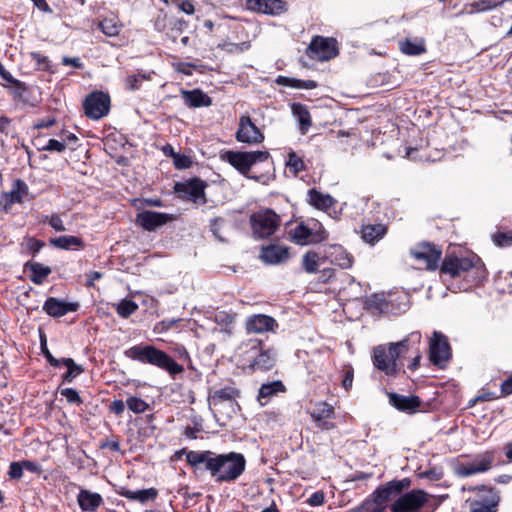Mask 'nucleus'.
<instances>
[{
  "label": "nucleus",
  "mask_w": 512,
  "mask_h": 512,
  "mask_svg": "<svg viewBox=\"0 0 512 512\" xmlns=\"http://www.w3.org/2000/svg\"><path fill=\"white\" fill-rule=\"evenodd\" d=\"M186 460L195 467L204 465L217 482L236 480L244 472L246 465L244 456L236 452L215 454L211 451H190Z\"/></svg>",
  "instance_id": "f257e3e1"
},
{
  "label": "nucleus",
  "mask_w": 512,
  "mask_h": 512,
  "mask_svg": "<svg viewBox=\"0 0 512 512\" xmlns=\"http://www.w3.org/2000/svg\"><path fill=\"white\" fill-rule=\"evenodd\" d=\"M421 338V333L415 331L401 341L374 347L372 354L374 367L389 378L397 377L402 372L401 360L408 355L412 346L421 343Z\"/></svg>",
  "instance_id": "f03ea898"
},
{
  "label": "nucleus",
  "mask_w": 512,
  "mask_h": 512,
  "mask_svg": "<svg viewBox=\"0 0 512 512\" xmlns=\"http://www.w3.org/2000/svg\"><path fill=\"white\" fill-rule=\"evenodd\" d=\"M124 354L129 359L157 366L158 368L167 371L170 375H176L183 372V367L171 356L152 345H135L127 349Z\"/></svg>",
  "instance_id": "7ed1b4c3"
},
{
  "label": "nucleus",
  "mask_w": 512,
  "mask_h": 512,
  "mask_svg": "<svg viewBox=\"0 0 512 512\" xmlns=\"http://www.w3.org/2000/svg\"><path fill=\"white\" fill-rule=\"evenodd\" d=\"M410 483V480L407 478L386 483L377 488L373 492L371 499L363 502V504L354 509L353 512H382L389 501L409 488Z\"/></svg>",
  "instance_id": "20e7f679"
},
{
  "label": "nucleus",
  "mask_w": 512,
  "mask_h": 512,
  "mask_svg": "<svg viewBox=\"0 0 512 512\" xmlns=\"http://www.w3.org/2000/svg\"><path fill=\"white\" fill-rule=\"evenodd\" d=\"M470 271L476 274V281L485 277V269L480 263V259L475 255L466 257L447 255L441 265V272L452 278L461 277Z\"/></svg>",
  "instance_id": "39448f33"
},
{
  "label": "nucleus",
  "mask_w": 512,
  "mask_h": 512,
  "mask_svg": "<svg viewBox=\"0 0 512 512\" xmlns=\"http://www.w3.org/2000/svg\"><path fill=\"white\" fill-rule=\"evenodd\" d=\"M328 232L323 225L315 219L297 223L288 231V238L297 245L318 244L328 239Z\"/></svg>",
  "instance_id": "423d86ee"
},
{
  "label": "nucleus",
  "mask_w": 512,
  "mask_h": 512,
  "mask_svg": "<svg viewBox=\"0 0 512 512\" xmlns=\"http://www.w3.org/2000/svg\"><path fill=\"white\" fill-rule=\"evenodd\" d=\"M246 359L250 360V367L254 371H267L275 365V353L271 349L264 350L262 341L258 339H249L242 343L240 347Z\"/></svg>",
  "instance_id": "0eeeda50"
},
{
  "label": "nucleus",
  "mask_w": 512,
  "mask_h": 512,
  "mask_svg": "<svg viewBox=\"0 0 512 512\" xmlns=\"http://www.w3.org/2000/svg\"><path fill=\"white\" fill-rule=\"evenodd\" d=\"M269 156L270 155L267 151L242 152L229 150L225 151L221 155V158L227 161L244 176L259 181L260 177L249 175L250 168L257 162H264L268 160Z\"/></svg>",
  "instance_id": "6e6552de"
},
{
  "label": "nucleus",
  "mask_w": 512,
  "mask_h": 512,
  "mask_svg": "<svg viewBox=\"0 0 512 512\" xmlns=\"http://www.w3.org/2000/svg\"><path fill=\"white\" fill-rule=\"evenodd\" d=\"M239 391L232 387L226 386L216 389L209 393L208 404L215 416L222 415L231 417L235 413Z\"/></svg>",
  "instance_id": "1a4fd4ad"
},
{
  "label": "nucleus",
  "mask_w": 512,
  "mask_h": 512,
  "mask_svg": "<svg viewBox=\"0 0 512 512\" xmlns=\"http://www.w3.org/2000/svg\"><path fill=\"white\" fill-rule=\"evenodd\" d=\"M280 216L271 209L259 210L250 216L252 234L257 239L272 236L280 226Z\"/></svg>",
  "instance_id": "9d476101"
},
{
  "label": "nucleus",
  "mask_w": 512,
  "mask_h": 512,
  "mask_svg": "<svg viewBox=\"0 0 512 512\" xmlns=\"http://www.w3.org/2000/svg\"><path fill=\"white\" fill-rule=\"evenodd\" d=\"M475 491L474 498L466 500L470 512H496L499 504V496L496 491L489 487L469 488Z\"/></svg>",
  "instance_id": "9b49d317"
},
{
  "label": "nucleus",
  "mask_w": 512,
  "mask_h": 512,
  "mask_svg": "<svg viewBox=\"0 0 512 512\" xmlns=\"http://www.w3.org/2000/svg\"><path fill=\"white\" fill-rule=\"evenodd\" d=\"M431 496L421 489L411 490L400 496L391 507L393 512H414L424 507Z\"/></svg>",
  "instance_id": "f8f14e48"
},
{
  "label": "nucleus",
  "mask_w": 512,
  "mask_h": 512,
  "mask_svg": "<svg viewBox=\"0 0 512 512\" xmlns=\"http://www.w3.org/2000/svg\"><path fill=\"white\" fill-rule=\"evenodd\" d=\"M336 41L332 38L315 36L306 49V55L317 61H327L337 56Z\"/></svg>",
  "instance_id": "ddd939ff"
},
{
  "label": "nucleus",
  "mask_w": 512,
  "mask_h": 512,
  "mask_svg": "<svg viewBox=\"0 0 512 512\" xmlns=\"http://www.w3.org/2000/svg\"><path fill=\"white\" fill-rule=\"evenodd\" d=\"M83 107L87 117L98 120L108 114L110 98L103 92H93L86 97Z\"/></svg>",
  "instance_id": "4468645a"
},
{
  "label": "nucleus",
  "mask_w": 512,
  "mask_h": 512,
  "mask_svg": "<svg viewBox=\"0 0 512 512\" xmlns=\"http://www.w3.org/2000/svg\"><path fill=\"white\" fill-rule=\"evenodd\" d=\"M236 140L246 144H259L264 140V135L260 129L252 122L250 116L242 115L239 118Z\"/></svg>",
  "instance_id": "2eb2a0df"
},
{
  "label": "nucleus",
  "mask_w": 512,
  "mask_h": 512,
  "mask_svg": "<svg viewBox=\"0 0 512 512\" xmlns=\"http://www.w3.org/2000/svg\"><path fill=\"white\" fill-rule=\"evenodd\" d=\"M451 356L447 338L440 332H434L429 344L430 361L437 366L446 363Z\"/></svg>",
  "instance_id": "dca6fc26"
},
{
  "label": "nucleus",
  "mask_w": 512,
  "mask_h": 512,
  "mask_svg": "<svg viewBox=\"0 0 512 512\" xmlns=\"http://www.w3.org/2000/svg\"><path fill=\"white\" fill-rule=\"evenodd\" d=\"M206 184L204 181L194 178L184 183H176L175 191L183 198H186L194 203H206L205 190Z\"/></svg>",
  "instance_id": "f3484780"
},
{
  "label": "nucleus",
  "mask_w": 512,
  "mask_h": 512,
  "mask_svg": "<svg viewBox=\"0 0 512 512\" xmlns=\"http://www.w3.org/2000/svg\"><path fill=\"white\" fill-rule=\"evenodd\" d=\"M175 220V216L156 211H143L137 214L136 223L144 230L155 231L157 228Z\"/></svg>",
  "instance_id": "a211bd4d"
},
{
  "label": "nucleus",
  "mask_w": 512,
  "mask_h": 512,
  "mask_svg": "<svg viewBox=\"0 0 512 512\" xmlns=\"http://www.w3.org/2000/svg\"><path fill=\"white\" fill-rule=\"evenodd\" d=\"M412 256L422 262L426 269H436L440 260L441 251L434 246L424 243L411 251Z\"/></svg>",
  "instance_id": "6ab92c4d"
},
{
  "label": "nucleus",
  "mask_w": 512,
  "mask_h": 512,
  "mask_svg": "<svg viewBox=\"0 0 512 512\" xmlns=\"http://www.w3.org/2000/svg\"><path fill=\"white\" fill-rule=\"evenodd\" d=\"M493 456L490 453L478 455L472 461L462 464L458 468L460 476L468 477L473 474L488 471L493 464Z\"/></svg>",
  "instance_id": "aec40b11"
},
{
  "label": "nucleus",
  "mask_w": 512,
  "mask_h": 512,
  "mask_svg": "<svg viewBox=\"0 0 512 512\" xmlns=\"http://www.w3.org/2000/svg\"><path fill=\"white\" fill-rule=\"evenodd\" d=\"M277 327L276 320L265 314H255L246 320V330L248 333L274 332Z\"/></svg>",
  "instance_id": "412c9836"
},
{
  "label": "nucleus",
  "mask_w": 512,
  "mask_h": 512,
  "mask_svg": "<svg viewBox=\"0 0 512 512\" xmlns=\"http://www.w3.org/2000/svg\"><path fill=\"white\" fill-rule=\"evenodd\" d=\"M79 308L77 302H65L55 297H49L43 304V310L52 317H61Z\"/></svg>",
  "instance_id": "4be33fe9"
},
{
  "label": "nucleus",
  "mask_w": 512,
  "mask_h": 512,
  "mask_svg": "<svg viewBox=\"0 0 512 512\" xmlns=\"http://www.w3.org/2000/svg\"><path fill=\"white\" fill-rule=\"evenodd\" d=\"M260 258L266 264H280L289 259V249L285 246L271 244L262 247Z\"/></svg>",
  "instance_id": "5701e85b"
},
{
  "label": "nucleus",
  "mask_w": 512,
  "mask_h": 512,
  "mask_svg": "<svg viewBox=\"0 0 512 512\" xmlns=\"http://www.w3.org/2000/svg\"><path fill=\"white\" fill-rule=\"evenodd\" d=\"M389 402L396 409L407 413H414L422 403L418 396H405L394 392L389 394Z\"/></svg>",
  "instance_id": "b1692460"
},
{
  "label": "nucleus",
  "mask_w": 512,
  "mask_h": 512,
  "mask_svg": "<svg viewBox=\"0 0 512 512\" xmlns=\"http://www.w3.org/2000/svg\"><path fill=\"white\" fill-rule=\"evenodd\" d=\"M250 9L264 14L278 15L286 10L282 0H248Z\"/></svg>",
  "instance_id": "393cba45"
},
{
  "label": "nucleus",
  "mask_w": 512,
  "mask_h": 512,
  "mask_svg": "<svg viewBox=\"0 0 512 512\" xmlns=\"http://www.w3.org/2000/svg\"><path fill=\"white\" fill-rule=\"evenodd\" d=\"M333 414L334 408L326 402H321L311 413V417L321 429L329 430L334 427V424L326 420L332 418Z\"/></svg>",
  "instance_id": "a878e982"
},
{
  "label": "nucleus",
  "mask_w": 512,
  "mask_h": 512,
  "mask_svg": "<svg viewBox=\"0 0 512 512\" xmlns=\"http://www.w3.org/2000/svg\"><path fill=\"white\" fill-rule=\"evenodd\" d=\"M77 501L83 511L94 512L102 504L103 499L98 493L81 489L77 496Z\"/></svg>",
  "instance_id": "bb28decb"
},
{
  "label": "nucleus",
  "mask_w": 512,
  "mask_h": 512,
  "mask_svg": "<svg viewBox=\"0 0 512 512\" xmlns=\"http://www.w3.org/2000/svg\"><path fill=\"white\" fill-rule=\"evenodd\" d=\"M284 392H286V387L280 380L264 383L259 389L258 401L261 406H264L273 396Z\"/></svg>",
  "instance_id": "cd10ccee"
},
{
  "label": "nucleus",
  "mask_w": 512,
  "mask_h": 512,
  "mask_svg": "<svg viewBox=\"0 0 512 512\" xmlns=\"http://www.w3.org/2000/svg\"><path fill=\"white\" fill-rule=\"evenodd\" d=\"M184 103L188 107H208L211 105V98L199 89L184 90L181 92Z\"/></svg>",
  "instance_id": "c85d7f7f"
},
{
  "label": "nucleus",
  "mask_w": 512,
  "mask_h": 512,
  "mask_svg": "<svg viewBox=\"0 0 512 512\" xmlns=\"http://www.w3.org/2000/svg\"><path fill=\"white\" fill-rule=\"evenodd\" d=\"M330 262L340 268L347 269L352 266L353 260L350 254L342 247L334 245L326 256Z\"/></svg>",
  "instance_id": "c756f323"
},
{
  "label": "nucleus",
  "mask_w": 512,
  "mask_h": 512,
  "mask_svg": "<svg viewBox=\"0 0 512 512\" xmlns=\"http://www.w3.org/2000/svg\"><path fill=\"white\" fill-rule=\"evenodd\" d=\"M25 270L31 272L29 278L30 280L36 284L41 285L46 280V278L51 274L52 270L50 267L43 265L42 263L35 261H28L24 265Z\"/></svg>",
  "instance_id": "7c9ffc66"
},
{
  "label": "nucleus",
  "mask_w": 512,
  "mask_h": 512,
  "mask_svg": "<svg viewBox=\"0 0 512 512\" xmlns=\"http://www.w3.org/2000/svg\"><path fill=\"white\" fill-rule=\"evenodd\" d=\"M117 493L125 498L138 501L142 504L146 503L147 501L154 500L158 495V491L155 488L131 491L127 488L122 487L120 490L117 491Z\"/></svg>",
  "instance_id": "2f4dec72"
},
{
  "label": "nucleus",
  "mask_w": 512,
  "mask_h": 512,
  "mask_svg": "<svg viewBox=\"0 0 512 512\" xmlns=\"http://www.w3.org/2000/svg\"><path fill=\"white\" fill-rule=\"evenodd\" d=\"M362 239L369 244H374L382 239L387 233V226L384 224H368L362 227Z\"/></svg>",
  "instance_id": "473e14b6"
},
{
  "label": "nucleus",
  "mask_w": 512,
  "mask_h": 512,
  "mask_svg": "<svg viewBox=\"0 0 512 512\" xmlns=\"http://www.w3.org/2000/svg\"><path fill=\"white\" fill-rule=\"evenodd\" d=\"M309 203L315 208L327 211L335 205L336 200L329 194H324L316 189H311L308 192Z\"/></svg>",
  "instance_id": "72a5a7b5"
},
{
  "label": "nucleus",
  "mask_w": 512,
  "mask_h": 512,
  "mask_svg": "<svg viewBox=\"0 0 512 512\" xmlns=\"http://www.w3.org/2000/svg\"><path fill=\"white\" fill-rule=\"evenodd\" d=\"M50 244L53 247L64 250L79 249L84 246L83 240L81 238L71 235L52 238L50 239Z\"/></svg>",
  "instance_id": "f704fd0d"
},
{
  "label": "nucleus",
  "mask_w": 512,
  "mask_h": 512,
  "mask_svg": "<svg viewBox=\"0 0 512 512\" xmlns=\"http://www.w3.org/2000/svg\"><path fill=\"white\" fill-rule=\"evenodd\" d=\"M292 112L299 122V128L301 133L306 134V132L311 127V116L309 111L304 105L294 103L292 105Z\"/></svg>",
  "instance_id": "c9c22d12"
},
{
  "label": "nucleus",
  "mask_w": 512,
  "mask_h": 512,
  "mask_svg": "<svg viewBox=\"0 0 512 512\" xmlns=\"http://www.w3.org/2000/svg\"><path fill=\"white\" fill-rule=\"evenodd\" d=\"M27 194V184L24 181L17 179L14 181L11 191L6 194L7 202L9 204L21 203Z\"/></svg>",
  "instance_id": "e433bc0d"
},
{
  "label": "nucleus",
  "mask_w": 512,
  "mask_h": 512,
  "mask_svg": "<svg viewBox=\"0 0 512 512\" xmlns=\"http://www.w3.org/2000/svg\"><path fill=\"white\" fill-rule=\"evenodd\" d=\"M276 83L281 86L307 90L315 89L318 86L317 82L313 80H300L286 76H279Z\"/></svg>",
  "instance_id": "4c0bfd02"
},
{
  "label": "nucleus",
  "mask_w": 512,
  "mask_h": 512,
  "mask_svg": "<svg viewBox=\"0 0 512 512\" xmlns=\"http://www.w3.org/2000/svg\"><path fill=\"white\" fill-rule=\"evenodd\" d=\"M98 27L106 36L114 37L120 33L122 24L116 16H110L103 18L99 22Z\"/></svg>",
  "instance_id": "58836bf2"
},
{
  "label": "nucleus",
  "mask_w": 512,
  "mask_h": 512,
  "mask_svg": "<svg viewBox=\"0 0 512 512\" xmlns=\"http://www.w3.org/2000/svg\"><path fill=\"white\" fill-rule=\"evenodd\" d=\"M324 262V258L315 251H307L302 257V265L307 273H315Z\"/></svg>",
  "instance_id": "ea45409f"
},
{
  "label": "nucleus",
  "mask_w": 512,
  "mask_h": 512,
  "mask_svg": "<svg viewBox=\"0 0 512 512\" xmlns=\"http://www.w3.org/2000/svg\"><path fill=\"white\" fill-rule=\"evenodd\" d=\"M210 229L213 235L221 242L227 241L228 225L222 218L211 220Z\"/></svg>",
  "instance_id": "a19ab883"
},
{
  "label": "nucleus",
  "mask_w": 512,
  "mask_h": 512,
  "mask_svg": "<svg viewBox=\"0 0 512 512\" xmlns=\"http://www.w3.org/2000/svg\"><path fill=\"white\" fill-rule=\"evenodd\" d=\"M62 364L67 367V372L64 374L66 382H72L84 369L82 366L77 365L72 358H62Z\"/></svg>",
  "instance_id": "79ce46f5"
},
{
  "label": "nucleus",
  "mask_w": 512,
  "mask_h": 512,
  "mask_svg": "<svg viewBox=\"0 0 512 512\" xmlns=\"http://www.w3.org/2000/svg\"><path fill=\"white\" fill-rule=\"evenodd\" d=\"M286 166L295 176L306 169L303 159L293 151L288 154Z\"/></svg>",
  "instance_id": "37998d69"
},
{
  "label": "nucleus",
  "mask_w": 512,
  "mask_h": 512,
  "mask_svg": "<svg viewBox=\"0 0 512 512\" xmlns=\"http://www.w3.org/2000/svg\"><path fill=\"white\" fill-rule=\"evenodd\" d=\"M400 50L407 55H420L425 52V46L423 42L405 40L400 42Z\"/></svg>",
  "instance_id": "c03bdc74"
},
{
  "label": "nucleus",
  "mask_w": 512,
  "mask_h": 512,
  "mask_svg": "<svg viewBox=\"0 0 512 512\" xmlns=\"http://www.w3.org/2000/svg\"><path fill=\"white\" fill-rule=\"evenodd\" d=\"M115 307L119 316L123 318L129 317L138 309V305L134 301L128 299H123L121 302L116 304Z\"/></svg>",
  "instance_id": "a18cd8bd"
},
{
  "label": "nucleus",
  "mask_w": 512,
  "mask_h": 512,
  "mask_svg": "<svg viewBox=\"0 0 512 512\" xmlns=\"http://www.w3.org/2000/svg\"><path fill=\"white\" fill-rule=\"evenodd\" d=\"M126 405L129 410H131L135 414L144 413L149 410V404L143 399L135 396H131L126 400Z\"/></svg>",
  "instance_id": "49530a36"
},
{
  "label": "nucleus",
  "mask_w": 512,
  "mask_h": 512,
  "mask_svg": "<svg viewBox=\"0 0 512 512\" xmlns=\"http://www.w3.org/2000/svg\"><path fill=\"white\" fill-rule=\"evenodd\" d=\"M221 49L227 53L237 54L242 53L250 49V41H243L241 43L224 42L220 45Z\"/></svg>",
  "instance_id": "de8ad7c7"
},
{
  "label": "nucleus",
  "mask_w": 512,
  "mask_h": 512,
  "mask_svg": "<svg viewBox=\"0 0 512 512\" xmlns=\"http://www.w3.org/2000/svg\"><path fill=\"white\" fill-rule=\"evenodd\" d=\"M493 242L499 247L512 246V232H497L492 236Z\"/></svg>",
  "instance_id": "09e8293b"
},
{
  "label": "nucleus",
  "mask_w": 512,
  "mask_h": 512,
  "mask_svg": "<svg viewBox=\"0 0 512 512\" xmlns=\"http://www.w3.org/2000/svg\"><path fill=\"white\" fill-rule=\"evenodd\" d=\"M419 346H420V343H417L415 346H412L408 352V354L413 355L410 363L408 364V369L411 371H415L416 369H418V367L420 365V360H421L422 355H421Z\"/></svg>",
  "instance_id": "8fccbe9b"
},
{
  "label": "nucleus",
  "mask_w": 512,
  "mask_h": 512,
  "mask_svg": "<svg viewBox=\"0 0 512 512\" xmlns=\"http://www.w3.org/2000/svg\"><path fill=\"white\" fill-rule=\"evenodd\" d=\"M61 395L64 396L69 403H73V404H81L82 403V399L80 398L78 392L73 388L62 389Z\"/></svg>",
  "instance_id": "3c124183"
},
{
  "label": "nucleus",
  "mask_w": 512,
  "mask_h": 512,
  "mask_svg": "<svg viewBox=\"0 0 512 512\" xmlns=\"http://www.w3.org/2000/svg\"><path fill=\"white\" fill-rule=\"evenodd\" d=\"M44 245L45 244L43 241L35 238H27L25 241L26 249L33 254L38 253L44 247Z\"/></svg>",
  "instance_id": "603ef678"
},
{
  "label": "nucleus",
  "mask_w": 512,
  "mask_h": 512,
  "mask_svg": "<svg viewBox=\"0 0 512 512\" xmlns=\"http://www.w3.org/2000/svg\"><path fill=\"white\" fill-rule=\"evenodd\" d=\"M46 221L56 231L61 232L66 230L63 221L58 214H52L50 217L46 216Z\"/></svg>",
  "instance_id": "864d4df0"
},
{
  "label": "nucleus",
  "mask_w": 512,
  "mask_h": 512,
  "mask_svg": "<svg viewBox=\"0 0 512 512\" xmlns=\"http://www.w3.org/2000/svg\"><path fill=\"white\" fill-rule=\"evenodd\" d=\"M174 68L176 71L190 76L193 74V71L197 69V66L188 62H178L174 64Z\"/></svg>",
  "instance_id": "5fc2aeb1"
},
{
  "label": "nucleus",
  "mask_w": 512,
  "mask_h": 512,
  "mask_svg": "<svg viewBox=\"0 0 512 512\" xmlns=\"http://www.w3.org/2000/svg\"><path fill=\"white\" fill-rule=\"evenodd\" d=\"M22 462H12L9 467V476L13 479H19L23 474Z\"/></svg>",
  "instance_id": "6e6d98bb"
},
{
  "label": "nucleus",
  "mask_w": 512,
  "mask_h": 512,
  "mask_svg": "<svg viewBox=\"0 0 512 512\" xmlns=\"http://www.w3.org/2000/svg\"><path fill=\"white\" fill-rule=\"evenodd\" d=\"M66 148L65 143L58 141L56 139H50L46 146L43 147V150L46 151H56V152H62Z\"/></svg>",
  "instance_id": "4d7b16f0"
},
{
  "label": "nucleus",
  "mask_w": 512,
  "mask_h": 512,
  "mask_svg": "<svg viewBox=\"0 0 512 512\" xmlns=\"http://www.w3.org/2000/svg\"><path fill=\"white\" fill-rule=\"evenodd\" d=\"M41 350H42V353L44 354L45 358L47 359V361H48L52 366L58 367V366H60V364H62L61 359H60V360L56 359V358H55V357H53V355L50 353V351L48 350V348H47V346H46V342H45V340H42V342H41Z\"/></svg>",
  "instance_id": "13d9d810"
},
{
  "label": "nucleus",
  "mask_w": 512,
  "mask_h": 512,
  "mask_svg": "<svg viewBox=\"0 0 512 512\" xmlns=\"http://www.w3.org/2000/svg\"><path fill=\"white\" fill-rule=\"evenodd\" d=\"M499 4L497 0H482L475 3V8L477 11H486L496 7Z\"/></svg>",
  "instance_id": "bf43d9fd"
},
{
  "label": "nucleus",
  "mask_w": 512,
  "mask_h": 512,
  "mask_svg": "<svg viewBox=\"0 0 512 512\" xmlns=\"http://www.w3.org/2000/svg\"><path fill=\"white\" fill-rule=\"evenodd\" d=\"M325 496L323 492H314L307 500L308 504L315 507L320 506L324 503Z\"/></svg>",
  "instance_id": "052dcab7"
},
{
  "label": "nucleus",
  "mask_w": 512,
  "mask_h": 512,
  "mask_svg": "<svg viewBox=\"0 0 512 512\" xmlns=\"http://www.w3.org/2000/svg\"><path fill=\"white\" fill-rule=\"evenodd\" d=\"M144 79L143 76L129 75L126 78V85L130 90H136L139 88V83Z\"/></svg>",
  "instance_id": "680f3d73"
},
{
  "label": "nucleus",
  "mask_w": 512,
  "mask_h": 512,
  "mask_svg": "<svg viewBox=\"0 0 512 512\" xmlns=\"http://www.w3.org/2000/svg\"><path fill=\"white\" fill-rule=\"evenodd\" d=\"M177 6H178L179 10H181L182 12H184L188 15H192L195 11L193 3L189 0L179 1L177 3Z\"/></svg>",
  "instance_id": "e2e57ef3"
},
{
  "label": "nucleus",
  "mask_w": 512,
  "mask_h": 512,
  "mask_svg": "<svg viewBox=\"0 0 512 512\" xmlns=\"http://www.w3.org/2000/svg\"><path fill=\"white\" fill-rule=\"evenodd\" d=\"M352 383H353V370L352 368H349L346 372H345V376H344V379L342 380V386L343 388L348 391L351 389L352 387Z\"/></svg>",
  "instance_id": "0e129e2a"
},
{
  "label": "nucleus",
  "mask_w": 512,
  "mask_h": 512,
  "mask_svg": "<svg viewBox=\"0 0 512 512\" xmlns=\"http://www.w3.org/2000/svg\"><path fill=\"white\" fill-rule=\"evenodd\" d=\"M110 409L116 415H121L125 410V403L122 400H114Z\"/></svg>",
  "instance_id": "69168bd1"
},
{
  "label": "nucleus",
  "mask_w": 512,
  "mask_h": 512,
  "mask_svg": "<svg viewBox=\"0 0 512 512\" xmlns=\"http://www.w3.org/2000/svg\"><path fill=\"white\" fill-rule=\"evenodd\" d=\"M216 321L230 325L234 322V316L226 314L225 312H219L216 314Z\"/></svg>",
  "instance_id": "338daca9"
},
{
  "label": "nucleus",
  "mask_w": 512,
  "mask_h": 512,
  "mask_svg": "<svg viewBox=\"0 0 512 512\" xmlns=\"http://www.w3.org/2000/svg\"><path fill=\"white\" fill-rule=\"evenodd\" d=\"M501 391L504 395H509L512 393V375L502 383Z\"/></svg>",
  "instance_id": "774afa93"
}]
</instances>
